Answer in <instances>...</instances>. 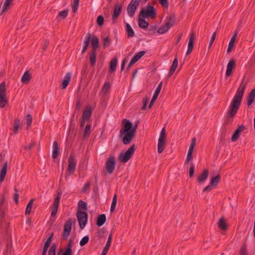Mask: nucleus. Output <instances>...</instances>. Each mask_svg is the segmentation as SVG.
Segmentation results:
<instances>
[{
  "instance_id": "64",
  "label": "nucleus",
  "mask_w": 255,
  "mask_h": 255,
  "mask_svg": "<svg viewBox=\"0 0 255 255\" xmlns=\"http://www.w3.org/2000/svg\"><path fill=\"white\" fill-rule=\"evenodd\" d=\"M148 102V99L147 98H145L143 99V105L142 107V110H145L146 108V105Z\"/></svg>"
},
{
  "instance_id": "14",
  "label": "nucleus",
  "mask_w": 255,
  "mask_h": 255,
  "mask_svg": "<svg viewBox=\"0 0 255 255\" xmlns=\"http://www.w3.org/2000/svg\"><path fill=\"white\" fill-rule=\"evenodd\" d=\"M235 61L234 59L231 60L227 65L226 76L229 77L232 74V70L235 68Z\"/></svg>"
},
{
  "instance_id": "8",
  "label": "nucleus",
  "mask_w": 255,
  "mask_h": 255,
  "mask_svg": "<svg viewBox=\"0 0 255 255\" xmlns=\"http://www.w3.org/2000/svg\"><path fill=\"white\" fill-rule=\"evenodd\" d=\"M72 219H69L65 224L64 226V231L62 235V237L64 240H67L68 237L69 236L71 229H72Z\"/></svg>"
},
{
  "instance_id": "58",
  "label": "nucleus",
  "mask_w": 255,
  "mask_h": 255,
  "mask_svg": "<svg viewBox=\"0 0 255 255\" xmlns=\"http://www.w3.org/2000/svg\"><path fill=\"white\" fill-rule=\"evenodd\" d=\"M240 255H248L247 252V247L246 245H244L240 250Z\"/></svg>"
},
{
  "instance_id": "32",
  "label": "nucleus",
  "mask_w": 255,
  "mask_h": 255,
  "mask_svg": "<svg viewBox=\"0 0 255 255\" xmlns=\"http://www.w3.org/2000/svg\"><path fill=\"white\" fill-rule=\"evenodd\" d=\"M218 227L222 230H226L227 229V224L224 217L220 219L218 222Z\"/></svg>"
},
{
  "instance_id": "31",
  "label": "nucleus",
  "mask_w": 255,
  "mask_h": 255,
  "mask_svg": "<svg viewBox=\"0 0 255 255\" xmlns=\"http://www.w3.org/2000/svg\"><path fill=\"white\" fill-rule=\"evenodd\" d=\"M58 155V144L57 141H55L53 144L52 158L56 159Z\"/></svg>"
},
{
  "instance_id": "38",
  "label": "nucleus",
  "mask_w": 255,
  "mask_h": 255,
  "mask_svg": "<svg viewBox=\"0 0 255 255\" xmlns=\"http://www.w3.org/2000/svg\"><path fill=\"white\" fill-rule=\"evenodd\" d=\"M170 28L165 24L160 26L157 30L159 34H163L167 32Z\"/></svg>"
},
{
  "instance_id": "19",
  "label": "nucleus",
  "mask_w": 255,
  "mask_h": 255,
  "mask_svg": "<svg viewBox=\"0 0 255 255\" xmlns=\"http://www.w3.org/2000/svg\"><path fill=\"white\" fill-rule=\"evenodd\" d=\"M178 65V59L177 57H175L174 60H173L172 65L170 68V70L168 74V77H171L174 72L175 71Z\"/></svg>"
},
{
  "instance_id": "60",
  "label": "nucleus",
  "mask_w": 255,
  "mask_h": 255,
  "mask_svg": "<svg viewBox=\"0 0 255 255\" xmlns=\"http://www.w3.org/2000/svg\"><path fill=\"white\" fill-rule=\"evenodd\" d=\"M157 97L158 96H156L153 95V96L151 99V100L150 102L149 105L148 106L149 109L151 108V107L153 106V105L155 103V101L156 100Z\"/></svg>"
},
{
  "instance_id": "4",
  "label": "nucleus",
  "mask_w": 255,
  "mask_h": 255,
  "mask_svg": "<svg viewBox=\"0 0 255 255\" xmlns=\"http://www.w3.org/2000/svg\"><path fill=\"white\" fill-rule=\"evenodd\" d=\"M8 101L6 97V88L5 82H2L0 84V107L4 108Z\"/></svg>"
},
{
  "instance_id": "40",
  "label": "nucleus",
  "mask_w": 255,
  "mask_h": 255,
  "mask_svg": "<svg viewBox=\"0 0 255 255\" xmlns=\"http://www.w3.org/2000/svg\"><path fill=\"white\" fill-rule=\"evenodd\" d=\"M68 10H64L59 12L57 18H60L62 19H65L68 15Z\"/></svg>"
},
{
  "instance_id": "59",
  "label": "nucleus",
  "mask_w": 255,
  "mask_h": 255,
  "mask_svg": "<svg viewBox=\"0 0 255 255\" xmlns=\"http://www.w3.org/2000/svg\"><path fill=\"white\" fill-rule=\"evenodd\" d=\"M160 4L164 7L167 8L168 6L167 0H158Z\"/></svg>"
},
{
  "instance_id": "2",
  "label": "nucleus",
  "mask_w": 255,
  "mask_h": 255,
  "mask_svg": "<svg viewBox=\"0 0 255 255\" xmlns=\"http://www.w3.org/2000/svg\"><path fill=\"white\" fill-rule=\"evenodd\" d=\"M141 17H149L152 19L155 18L156 16V9L153 6L148 5L144 8H142L139 14Z\"/></svg>"
},
{
  "instance_id": "16",
  "label": "nucleus",
  "mask_w": 255,
  "mask_h": 255,
  "mask_svg": "<svg viewBox=\"0 0 255 255\" xmlns=\"http://www.w3.org/2000/svg\"><path fill=\"white\" fill-rule=\"evenodd\" d=\"M209 172L207 169H204L202 174L197 178V181L199 184L203 183L207 179Z\"/></svg>"
},
{
  "instance_id": "26",
  "label": "nucleus",
  "mask_w": 255,
  "mask_h": 255,
  "mask_svg": "<svg viewBox=\"0 0 255 255\" xmlns=\"http://www.w3.org/2000/svg\"><path fill=\"white\" fill-rule=\"evenodd\" d=\"M96 51L97 50H91V52L88 54L91 66H94L95 64L96 61Z\"/></svg>"
},
{
  "instance_id": "17",
  "label": "nucleus",
  "mask_w": 255,
  "mask_h": 255,
  "mask_svg": "<svg viewBox=\"0 0 255 255\" xmlns=\"http://www.w3.org/2000/svg\"><path fill=\"white\" fill-rule=\"evenodd\" d=\"M175 21V16L174 14H170L166 18L165 24L169 27H171L174 24Z\"/></svg>"
},
{
  "instance_id": "43",
  "label": "nucleus",
  "mask_w": 255,
  "mask_h": 255,
  "mask_svg": "<svg viewBox=\"0 0 255 255\" xmlns=\"http://www.w3.org/2000/svg\"><path fill=\"white\" fill-rule=\"evenodd\" d=\"M110 89V84L109 82H106L104 84V86L102 89V92L104 93L105 94H106L108 91H109Z\"/></svg>"
},
{
  "instance_id": "21",
  "label": "nucleus",
  "mask_w": 255,
  "mask_h": 255,
  "mask_svg": "<svg viewBox=\"0 0 255 255\" xmlns=\"http://www.w3.org/2000/svg\"><path fill=\"white\" fill-rule=\"evenodd\" d=\"M91 34L90 33H88L86 37H85V40L84 42V47L83 48L81 51V54H83L85 53L86 50L87 49V48L89 46L90 41L91 40Z\"/></svg>"
},
{
  "instance_id": "48",
  "label": "nucleus",
  "mask_w": 255,
  "mask_h": 255,
  "mask_svg": "<svg viewBox=\"0 0 255 255\" xmlns=\"http://www.w3.org/2000/svg\"><path fill=\"white\" fill-rule=\"evenodd\" d=\"M166 134H165V128H162L160 134V136L158 139V140H161V141H165L166 140Z\"/></svg>"
},
{
  "instance_id": "10",
  "label": "nucleus",
  "mask_w": 255,
  "mask_h": 255,
  "mask_svg": "<svg viewBox=\"0 0 255 255\" xmlns=\"http://www.w3.org/2000/svg\"><path fill=\"white\" fill-rule=\"evenodd\" d=\"M61 195V193H58L57 196L54 199L52 207L51 208V217H55L57 213Z\"/></svg>"
},
{
  "instance_id": "7",
  "label": "nucleus",
  "mask_w": 255,
  "mask_h": 255,
  "mask_svg": "<svg viewBox=\"0 0 255 255\" xmlns=\"http://www.w3.org/2000/svg\"><path fill=\"white\" fill-rule=\"evenodd\" d=\"M123 128L121 129L120 132V137H123V142L125 144H128V120L125 119L123 121Z\"/></svg>"
},
{
  "instance_id": "23",
  "label": "nucleus",
  "mask_w": 255,
  "mask_h": 255,
  "mask_svg": "<svg viewBox=\"0 0 255 255\" xmlns=\"http://www.w3.org/2000/svg\"><path fill=\"white\" fill-rule=\"evenodd\" d=\"M91 44L92 46V50H97L99 47V41L98 38L96 36L91 37Z\"/></svg>"
},
{
  "instance_id": "20",
  "label": "nucleus",
  "mask_w": 255,
  "mask_h": 255,
  "mask_svg": "<svg viewBox=\"0 0 255 255\" xmlns=\"http://www.w3.org/2000/svg\"><path fill=\"white\" fill-rule=\"evenodd\" d=\"M71 77V74L70 72H68L66 74L64 77V79L62 83V89H65L68 85L69 84Z\"/></svg>"
},
{
  "instance_id": "29",
  "label": "nucleus",
  "mask_w": 255,
  "mask_h": 255,
  "mask_svg": "<svg viewBox=\"0 0 255 255\" xmlns=\"http://www.w3.org/2000/svg\"><path fill=\"white\" fill-rule=\"evenodd\" d=\"M119 160L121 163H126L128 162V150L122 151L118 157Z\"/></svg>"
},
{
  "instance_id": "18",
  "label": "nucleus",
  "mask_w": 255,
  "mask_h": 255,
  "mask_svg": "<svg viewBox=\"0 0 255 255\" xmlns=\"http://www.w3.org/2000/svg\"><path fill=\"white\" fill-rule=\"evenodd\" d=\"M7 167V161H5L3 164L2 167L0 169V182L3 181L4 178L6 175Z\"/></svg>"
},
{
  "instance_id": "33",
  "label": "nucleus",
  "mask_w": 255,
  "mask_h": 255,
  "mask_svg": "<svg viewBox=\"0 0 255 255\" xmlns=\"http://www.w3.org/2000/svg\"><path fill=\"white\" fill-rule=\"evenodd\" d=\"M165 147V141H158L157 151L158 153H161L164 149Z\"/></svg>"
},
{
  "instance_id": "11",
  "label": "nucleus",
  "mask_w": 255,
  "mask_h": 255,
  "mask_svg": "<svg viewBox=\"0 0 255 255\" xmlns=\"http://www.w3.org/2000/svg\"><path fill=\"white\" fill-rule=\"evenodd\" d=\"M140 0H131L128 4V14L132 16L134 14L137 7L139 4Z\"/></svg>"
},
{
  "instance_id": "24",
  "label": "nucleus",
  "mask_w": 255,
  "mask_h": 255,
  "mask_svg": "<svg viewBox=\"0 0 255 255\" xmlns=\"http://www.w3.org/2000/svg\"><path fill=\"white\" fill-rule=\"evenodd\" d=\"M121 6H120L119 4H117L115 5L114 13L113 15V20L114 21H115L119 16L120 14L121 13Z\"/></svg>"
},
{
  "instance_id": "63",
  "label": "nucleus",
  "mask_w": 255,
  "mask_h": 255,
  "mask_svg": "<svg viewBox=\"0 0 255 255\" xmlns=\"http://www.w3.org/2000/svg\"><path fill=\"white\" fill-rule=\"evenodd\" d=\"M72 240L70 239L68 242V243L67 244V247L65 249V250H69L70 251H72Z\"/></svg>"
},
{
  "instance_id": "3",
  "label": "nucleus",
  "mask_w": 255,
  "mask_h": 255,
  "mask_svg": "<svg viewBox=\"0 0 255 255\" xmlns=\"http://www.w3.org/2000/svg\"><path fill=\"white\" fill-rule=\"evenodd\" d=\"M139 122V120H136L133 125L128 121V143L134 138Z\"/></svg>"
},
{
  "instance_id": "52",
  "label": "nucleus",
  "mask_w": 255,
  "mask_h": 255,
  "mask_svg": "<svg viewBox=\"0 0 255 255\" xmlns=\"http://www.w3.org/2000/svg\"><path fill=\"white\" fill-rule=\"evenodd\" d=\"M26 124L27 125V128H28V127L31 126L32 122V116L28 114L26 117Z\"/></svg>"
},
{
  "instance_id": "12",
  "label": "nucleus",
  "mask_w": 255,
  "mask_h": 255,
  "mask_svg": "<svg viewBox=\"0 0 255 255\" xmlns=\"http://www.w3.org/2000/svg\"><path fill=\"white\" fill-rule=\"evenodd\" d=\"M246 128V127L243 125H240L238 128L236 129L234 134H233L231 140L232 141H236L239 137L241 132L243 131Z\"/></svg>"
},
{
  "instance_id": "41",
  "label": "nucleus",
  "mask_w": 255,
  "mask_h": 255,
  "mask_svg": "<svg viewBox=\"0 0 255 255\" xmlns=\"http://www.w3.org/2000/svg\"><path fill=\"white\" fill-rule=\"evenodd\" d=\"M20 120L18 119H16L15 120L14 125H13V132L15 133H16L18 132V128L20 125Z\"/></svg>"
},
{
  "instance_id": "49",
  "label": "nucleus",
  "mask_w": 255,
  "mask_h": 255,
  "mask_svg": "<svg viewBox=\"0 0 255 255\" xmlns=\"http://www.w3.org/2000/svg\"><path fill=\"white\" fill-rule=\"evenodd\" d=\"M79 0H73L72 3V10L73 12H75L78 7Z\"/></svg>"
},
{
  "instance_id": "15",
  "label": "nucleus",
  "mask_w": 255,
  "mask_h": 255,
  "mask_svg": "<svg viewBox=\"0 0 255 255\" xmlns=\"http://www.w3.org/2000/svg\"><path fill=\"white\" fill-rule=\"evenodd\" d=\"M145 53L146 52L145 51H141L136 53L128 63V67L132 65L137 61H138L143 55H144Z\"/></svg>"
},
{
  "instance_id": "13",
  "label": "nucleus",
  "mask_w": 255,
  "mask_h": 255,
  "mask_svg": "<svg viewBox=\"0 0 255 255\" xmlns=\"http://www.w3.org/2000/svg\"><path fill=\"white\" fill-rule=\"evenodd\" d=\"M195 36V34L194 32H192L190 34L189 40L188 42V49L186 53L187 55L190 54L193 49Z\"/></svg>"
},
{
  "instance_id": "35",
  "label": "nucleus",
  "mask_w": 255,
  "mask_h": 255,
  "mask_svg": "<svg viewBox=\"0 0 255 255\" xmlns=\"http://www.w3.org/2000/svg\"><path fill=\"white\" fill-rule=\"evenodd\" d=\"M4 203L5 196L4 195H2L0 199V211L2 212V214L4 213V211L6 208Z\"/></svg>"
},
{
  "instance_id": "54",
  "label": "nucleus",
  "mask_w": 255,
  "mask_h": 255,
  "mask_svg": "<svg viewBox=\"0 0 255 255\" xmlns=\"http://www.w3.org/2000/svg\"><path fill=\"white\" fill-rule=\"evenodd\" d=\"M91 184V183L90 181H88L86 182V183L85 184L82 189V193H84L86 192V190L90 188Z\"/></svg>"
},
{
  "instance_id": "5",
  "label": "nucleus",
  "mask_w": 255,
  "mask_h": 255,
  "mask_svg": "<svg viewBox=\"0 0 255 255\" xmlns=\"http://www.w3.org/2000/svg\"><path fill=\"white\" fill-rule=\"evenodd\" d=\"M77 217L79 222L80 228L83 229L87 222L88 214L86 212L78 211L77 213Z\"/></svg>"
},
{
  "instance_id": "6",
  "label": "nucleus",
  "mask_w": 255,
  "mask_h": 255,
  "mask_svg": "<svg viewBox=\"0 0 255 255\" xmlns=\"http://www.w3.org/2000/svg\"><path fill=\"white\" fill-rule=\"evenodd\" d=\"M67 171L69 174H73L76 170L77 161L75 159L74 155L71 153L68 158Z\"/></svg>"
},
{
  "instance_id": "34",
  "label": "nucleus",
  "mask_w": 255,
  "mask_h": 255,
  "mask_svg": "<svg viewBox=\"0 0 255 255\" xmlns=\"http://www.w3.org/2000/svg\"><path fill=\"white\" fill-rule=\"evenodd\" d=\"M221 176L219 174L216 176L213 177L210 182V184L213 186H217L220 182Z\"/></svg>"
},
{
  "instance_id": "28",
  "label": "nucleus",
  "mask_w": 255,
  "mask_h": 255,
  "mask_svg": "<svg viewBox=\"0 0 255 255\" xmlns=\"http://www.w3.org/2000/svg\"><path fill=\"white\" fill-rule=\"evenodd\" d=\"M106 221V216L105 214H101L99 215L97 220V225L98 227H101L103 226Z\"/></svg>"
},
{
  "instance_id": "51",
  "label": "nucleus",
  "mask_w": 255,
  "mask_h": 255,
  "mask_svg": "<svg viewBox=\"0 0 255 255\" xmlns=\"http://www.w3.org/2000/svg\"><path fill=\"white\" fill-rule=\"evenodd\" d=\"M56 246L55 244H53L48 251V255H56L55 251H56Z\"/></svg>"
},
{
  "instance_id": "39",
  "label": "nucleus",
  "mask_w": 255,
  "mask_h": 255,
  "mask_svg": "<svg viewBox=\"0 0 255 255\" xmlns=\"http://www.w3.org/2000/svg\"><path fill=\"white\" fill-rule=\"evenodd\" d=\"M111 44V40L109 36L103 38V46L104 48L108 47Z\"/></svg>"
},
{
  "instance_id": "61",
  "label": "nucleus",
  "mask_w": 255,
  "mask_h": 255,
  "mask_svg": "<svg viewBox=\"0 0 255 255\" xmlns=\"http://www.w3.org/2000/svg\"><path fill=\"white\" fill-rule=\"evenodd\" d=\"M194 173V166L193 163H191V166L189 169V177H192Z\"/></svg>"
},
{
  "instance_id": "1",
  "label": "nucleus",
  "mask_w": 255,
  "mask_h": 255,
  "mask_svg": "<svg viewBox=\"0 0 255 255\" xmlns=\"http://www.w3.org/2000/svg\"><path fill=\"white\" fill-rule=\"evenodd\" d=\"M246 87V84H244V80H243L238 88L236 93L231 102L229 110L227 112L228 115L231 118L235 116L240 108Z\"/></svg>"
},
{
  "instance_id": "25",
  "label": "nucleus",
  "mask_w": 255,
  "mask_h": 255,
  "mask_svg": "<svg viewBox=\"0 0 255 255\" xmlns=\"http://www.w3.org/2000/svg\"><path fill=\"white\" fill-rule=\"evenodd\" d=\"M144 18L145 17H141L139 14V17L138 19V25L140 28L143 29H146L149 26L148 23L145 20Z\"/></svg>"
},
{
  "instance_id": "27",
  "label": "nucleus",
  "mask_w": 255,
  "mask_h": 255,
  "mask_svg": "<svg viewBox=\"0 0 255 255\" xmlns=\"http://www.w3.org/2000/svg\"><path fill=\"white\" fill-rule=\"evenodd\" d=\"M255 97V88H254L251 91L249 96L247 98V104L248 106H250L254 102V99Z\"/></svg>"
},
{
  "instance_id": "53",
  "label": "nucleus",
  "mask_w": 255,
  "mask_h": 255,
  "mask_svg": "<svg viewBox=\"0 0 255 255\" xmlns=\"http://www.w3.org/2000/svg\"><path fill=\"white\" fill-rule=\"evenodd\" d=\"M14 190L15 191V193L14 194L13 199L14 200L16 204L18 203V198H19V195H18V190L16 187H14Z\"/></svg>"
},
{
  "instance_id": "57",
  "label": "nucleus",
  "mask_w": 255,
  "mask_h": 255,
  "mask_svg": "<svg viewBox=\"0 0 255 255\" xmlns=\"http://www.w3.org/2000/svg\"><path fill=\"white\" fill-rule=\"evenodd\" d=\"M53 236V233H52L50 235L49 237L48 238L47 241H46V242L44 244V245H46V246L49 247V246H50V244H51V243L52 242Z\"/></svg>"
},
{
  "instance_id": "9",
  "label": "nucleus",
  "mask_w": 255,
  "mask_h": 255,
  "mask_svg": "<svg viewBox=\"0 0 255 255\" xmlns=\"http://www.w3.org/2000/svg\"><path fill=\"white\" fill-rule=\"evenodd\" d=\"M116 165V161L114 156H110L108 158L106 164V168L109 174L113 173Z\"/></svg>"
},
{
  "instance_id": "37",
  "label": "nucleus",
  "mask_w": 255,
  "mask_h": 255,
  "mask_svg": "<svg viewBox=\"0 0 255 255\" xmlns=\"http://www.w3.org/2000/svg\"><path fill=\"white\" fill-rule=\"evenodd\" d=\"M34 201V199H31L29 201L28 203L27 204L26 208V210H25V214L26 215H29L30 214V213L31 212V210H32V204H33Z\"/></svg>"
},
{
  "instance_id": "42",
  "label": "nucleus",
  "mask_w": 255,
  "mask_h": 255,
  "mask_svg": "<svg viewBox=\"0 0 255 255\" xmlns=\"http://www.w3.org/2000/svg\"><path fill=\"white\" fill-rule=\"evenodd\" d=\"M79 209H83L84 210H87V204L86 202L80 200L78 204Z\"/></svg>"
},
{
  "instance_id": "36",
  "label": "nucleus",
  "mask_w": 255,
  "mask_h": 255,
  "mask_svg": "<svg viewBox=\"0 0 255 255\" xmlns=\"http://www.w3.org/2000/svg\"><path fill=\"white\" fill-rule=\"evenodd\" d=\"M117 59L115 58L112 59L110 62V72L112 73L115 71L116 68Z\"/></svg>"
},
{
  "instance_id": "47",
  "label": "nucleus",
  "mask_w": 255,
  "mask_h": 255,
  "mask_svg": "<svg viewBox=\"0 0 255 255\" xmlns=\"http://www.w3.org/2000/svg\"><path fill=\"white\" fill-rule=\"evenodd\" d=\"M89 241V237L88 236L84 237L80 242V245L81 247L86 245Z\"/></svg>"
},
{
  "instance_id": "62",
  "label": "nucleus",
  "mask_w": 255,
  "mask_h": 255,
  "mask_svg": "<svg viewBox=\"0 0 255 255\" xmlns=\"http://www.w3.org/2000/svg\"><path fill=\"white\" fill-rule=\"evenodd\" d=\"M192 154L193 153L188 152L187 155L186 160L185 161V163L186 164L189 163V162L190 161V160H192V157H193Z\"/></svg>"
},
{
  "instance_id": "50",
  "label": "nucleus",
  "mask_w": 255,
  "mask_h": 255,
  "mask_svg": "<svg viewBox=\"0 0 255 255\" xmlns=\"http://www.w3.org/2000/svg\"><path fill=\"white\" fill-rule=\"evenodd\" d=\"M13 1V0H5L4 2V4L2 6V7H3V11H7L8 8V6L10 5V4L12 3V2Z\"/></svg>"
},
{
  "instance_id": "22",
  "label": "nucleus",
  "mask_w": 255,
  "mask_h": 255,
  "mask_svg": "<svg viewBox=\"0 0 255 255\" xmlns=\"http://www.w3.org/2000/svg\"><path fill=\"white\" fill-rule=\"evenodd\" d=\"M31 79V75L28 71H26L24 72V74L21 78V82L25 84H27L29 83L30 80Z\"/></svg>"
},
{
  "instance_id": "56",
  "label": "nucleus",
  "mask_w": 255,
  "mask_h": 255,
  "mask_svg": "<svg viewBox=\"0 0 255 255\" xmlns=\"http://www.w3.org/2000/svg\"><path fill=\"white\" fill-rule=\"evenodd\" d=\"M162 86V82H161L158 85L156 89L155 90V91L154 94V95H155L156 96H158L160 92Z\"/></svg>"
},
{
  "instance_id": "30",
  "label": "nucleus",
  "mask_w": 255,
  "mask_h": 255,
  "mask_svg": "<svg viewBox=\"0 0 255 255\" xmlns=\"http://www.w3.org/2000/svg\"><path fill=\"white\" fill-rule=\"evenodd\" d=\"M91 114L92 110L91 107H87L83 113L82 118H83V120H88L90 117Z\"/></svg>"
},
{
  "instance_id": "44",
  "label": "nucleus",
  "mask_w": 255,
  "mask_h": 255,
  "mask_svg": "<svg viewBox=\"0 0 255 255\" xmlns=\"http://www.w3.org/2000/svg\"><path fill=\"white\" fill-rule=\"evenodd\" d=\"M135 145L134 144H132L129 148H128V160L130 159L132 155L133 154L135 148Z\"/></svg>"
},
{
  "instance_id": "46",
  "label": "nucleus",
  "mask_w": 255,
  "mask_h": 255,
  "mask_svg": "<svg viewBox=\"0 0 255 255\" xmlns=\"http://www.w3.org/2000/svg\"><path fill=\"white\" fill-rule=\"evenodd\" d=\"M91 125L89 124H88L86 125L84 131V134H83V137L84 138H86L88 136H89L90 134L89 131L91 129Z\"/></svg>"
},
{
  "instance_id": "45",
  "label": "nucleus",
  "mask_w": 255,
  "mask_h": 255,
  "mask_svg": "<svg viewBox=\"0 0 255 255\" xmlns=\"http://www.w3.org/2000/svg\"><path fill=\"white\" fill-rule=\"evenodd\" d=\"M238 31H236L233 35V36H232V37L231 38L230 42H229V46H231L232 47H234V44H235V40H236V39L237 38V36L238 35Z\"/></svg>"
},
{
  "instance_id": "55",
  "label": "nucleus",
  "mask_w": 255,
  "mask_h": 255,
  "mask_svg": "<svg viewBox=\"0 0 255 255\" xmlns=\"http://www.w3.org/2000/svg\"><path fill=\"white\" fill-rule=\"evenodd\" d=\"M104 21V17L102 15H99L98 16L97 19V23L99 26L103 25Z\"/></svg>"
}]
</instances>
